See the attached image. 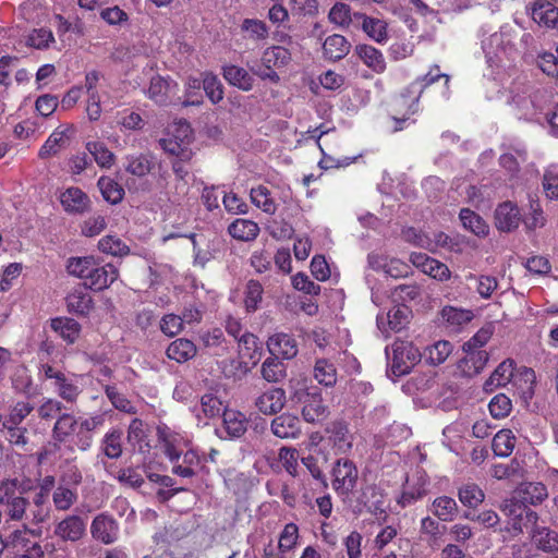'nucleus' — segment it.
Segmentation results:
<instances>
[{
    "mask_svg": "<svg viewBox=\"0 0 558 558\" xmlns=\"http://www.w3.org/2000/svg\"><path fill=\"white\" fill-rule=\"evenodd\" d=\"M502 511L510 518L507 530L513 535L524 532L531 535L537 526V513L527 505H524L522 500H518L517 497L507 500Z\"/></svg>",
    "mask_w": 558,
    "mask_h": 558,
    "instance_id": "nucleus-1",
    "label": "nucleus"
},
{
    "mask_svg": "<svg viewBox=\"0 0 558 558\" xmlns=\"http://www.w3.org/2000/svg\"><path fill=\"white\" fill-rule=\"evenodd\" d=\"M421 92L416 84L407 86L390 104L391 118L395 122L393 132L402 131L405 122L418 111Z\"/></svg>",
    "mask_w": 558,
    "mask_h": 558,
    "instance_id": "nucleus-2",
    "label": "nucleus"
},
{
    "mask_svg": "<svg viewBox=\"0 0 558 558\" xmlns=\"http://www.w3.org/2000/svg\"><path fill=\"white\" fill-rule=\"evenodd\" d=\"M330 483L338 497L347 499L355 489L359 482L356 464L348 458L337 459L330 471Z\"/></svg>",
    "mask_w": 558,
    "mask_h": 558,
    "instance_id": "nucleus-3",
    "label": "nucleus"
},
{
    "mask_svg": "<svg viewBox=\"0 0 558 558\" xmlns=\"http://www.w3.org/2000/svg\"><path fill=\"white\" fill-rule=\"evenodd\" d=\"M292 60L291 52L282 46H271L264 50L260 58V65L252 71L263 81H269L274 84L280 82V76L276 69L286 68Z\"/></svg>",
    "mask_w": 558,
    "mask_h": 558,
    "instance_id": "nucleus-4",
    "label": "nucleus"
},
{
    "mask_svg": "<svg viewBox=\"0 0 558 558\" xmlns=\"http://www.w3.org/2000/svg\"><path fill=\"white\" fill-rule=\"evenodd\" d=\"M175 130L179 134H172L167 138L160 140V146L167 154L173 156L174 159L191 161L194 156L193 150L189 147V138L192 135L191 125L186 121H180Z\"/></svg>",
    "mask_w": 558,
    "mask_h": 558,
    "instance_id": "nucleus-5",
    "label": "nucleus"
},
{
    "mask_svg": "<svg viewBox=\"0 0 558 558\" xmlns=\"http://www.w3.org/2000/svg\"><path fill=\"white\" fill-rule=\"evenodd\" d=\"M420 360L421 353L412 343L396 341L392 344L391 371L396 376L409 374Z\"/></svg>",
    "mask_w": 558,
    "mask_h": 558,
    "instance_id": "nucleus-6",
    "label": "nucleus"
},
{
    "mask_svg": "<svg viewBox=\"0 0 558 558\" xmlns=\"http://www.w3.org/2000/svg\"><path fill=\"white\" fill-rule=\"evenodd\" d=\"M299 401L302 403V416L307 423H319L327 418L328 405L316 388L301 392Z\"/></svg>",
    "mask_w": 558,
    "mask_h": 558,
    "instance_id": "nucleus-7",
    "label": "nucleus"
},
{
    "mask_svg": "<svg viewBox=\"0 0 558 558\" xmlns=\"http://www.w3.org/2000/svg\"><path fill=\"white\" fill-rule=\"evenodd\" d=\"M119 278V269L112 264L99 265L97 262L87 272L82 286L88 290L100 292L108 289Z\"/></svg>",
    "mask_w": 558,
    "mask_h": 558,
    "instance_id": "nucleus-8",
    "label": "nucleus"
},
{
    "mask_svg": "<svg viewBox=\"0 0 558 558\" xmlns=\"http://www.w3.org/2000/svg\"><path fill=\"white\" fill-rule=\"evenodd\" d=\"M90 534L105 545L113 544L119 537V523L112 515L99 513L92 521Z\"/></svg>",
    "mask_w": 558,
    "mask_h": 558,
    "instance_id": "nucleus-9",
    "label": "nucleus"
},
{
    "mask_svg": "<svg viewBox=\"0 0 558 558\" xmlns=\"http://www.w3.org/2000/svg\"><path fill=\"white\" fill-rule=\"evenodd\" d=\"M53 534L63 542H78L86 534V520L78 514L66 515L56 524Z\"/></svg>",
    "mask_w": 558,
    "mask_h": 558,
    "instance_id": "nucleus-10",
    "label": "nucleus"
},
{
    "mask_svg": "<svg viewBox=\"0 0 558 558\" xmlns=\"http://www.w3.org/2000/svg\"><path fill=\"white\" fill-rule=\"evenodd\" d=\"M328 441L338 453H347L352 449L353 435L349 424L343 420H336L326 427Z\"/></svg>",
    "mask_w": 558,
    "mask_h": 558,
    "instance_id": "nucleus-11",
    "label": "nucleus"
},
{
    "mask_svg": "<svg viewBox=\"0 0 558 558\" xmlns=\"http://www.w3.org/2000/svg\"><path fill=\"white\" fill-rule=\"evenodd\" d=\"M60 203L65 213L70 215H83L89 211L92 201L80 187L70 186L59 196Z\"/></svg>",
    "mask_w": 558,
    "mask_h": 558,
    "instance_id": "nucleus-12",
    "label": "nucleus"
},
{
    "mask_svg": "<svg viewBox=\"0 0 558 558\" xmlns=\"http://www.w3.org/2000/svg\"><path fill=\"white\" fill-rule=\"evenodd\" d=\"M68 312L78 317H87L95 307L88 289L82 284L73 288L65 298Z\"/></svg>",
    "mask_w": 558,
    "mask_h": 558,
    "instance_id": "nucleus-13",
    "label": "nucleus"
},
{
    "mask_svg": "<svg viewBox=\"0 0 558 558\" xmlns=\"http://www.w3.org/2000/svg\"><path fill=\"white\" fill-rule=\"evenodd\" d=\"M190 161L173 159L171 169L174 173V184L167 191L168 199L172 203H180L189 194L190 184L187 181L189 169L185 167Z\"/></svg>",
    "mask_w": 558,
    "mask_h": 558,
    "instance_id": "nucleus-14",
    "label": "nucleus"
},
{
    "mask_svg": "<svg viewBox=\"0 0 558 558\" xmlns=\"http://www.w3.org/2000/svg\"><path fill=\"white\" fill-rule=\"evenodd\" d=\"M267 348L271 355L291 360L296 356L299 347L295 338L286 332H277L269 337Z\"/></svg>",
    "mask_w": 558,
    "mask_h": 558,
    "instance_id": "nucleus-15",
    "label": "nucleus"
},
{
    "mask_svg": "<svg viewBox=\"0 0 558 558\" xmlns=\"http://www.w3.org/2000/svg\"><path fill=\"white\" fill-rule=\"evenodd\" d=\"M520 221V210L510 201L499 204L495 209V226L500 231L510 232L519 227Z\"/></svg>",
    "mask_w": 558,
    "mask_h": 558,
    "instance_id": "nucleus-16",
    "label": "nucleus"
},
{
    "mask_svg": "<svg viewBox=\"0 0 558 558\" xmlns=\"http://www.w3.org/2000/svg\"><path fill=\"white\" fill-rule=\"evenodd\" d=\"M286 400V391L282 388L272 387L256 398L255 407L265 415H274L282 410Z\"/></svg>",
    "mask_w": 558,
    "mask_h": 558,
    "instance_id": "nucleus-17",
    "label": "nucleus"
},
{
    "mask_svg": "<svg viewBox=\"0 0 558 558\" xmlns=\"http://www.w3.org/2000/svg\"><path fill=\"white\" fill-rule=\"evenodd\" d=\"M271 432L282 439L298 438L301 434L300 420L296 415L282 413L272 420Z\"/></svg>",
    "mask_w": 558,
    "mask_h": 558,
    "instance_id": "nucleus-18",
    "label": "nucleus"
},
{
    "mask_svg": "<svg viewBox=\"0 0 558 558\" xmlns=\"http://www.w3.org/2000/svg\"><path fill=\"white\" fill-rule=\"evenodd\" d=\"M354 52L360 58V60L373 72L381 74L386 71V59L383 52L374 46L360 44L355 46Z\"/></svg>",
    "mask_w": 558,
    "mask_h": 558,
    "instance_id": "nucleus-19",
    "label": "nucleus"
},
{
    "mask_svg": "<svg viewBox=\"0 0 558 558\" xmlns=\"http://www.w3.org/2000/svg\"><path fill=\"white\" fill-rule=\"evenodd\" d=\"M532 19L547 28L558 27V8L549 1L537 0L532 5Z\"/></svg>",
    "mask_w": 558,
    "mask_h": 558,
    "instance_id": "nucleus-20",
    "label": "nucleus"
},
{
    "mask_svg": "<svg viewBox=\"0 0 558 558\" xmlns=\"http://www.w3.org/2000/svg\"><path fill=\"white\" fill-rule=\"evenodd\" d=\"M350 41L340 34H332L323 43V56L329 61L343 59L350 52Z\"/></svg>",
    "mask_w": 558,
    "mask_h": 558,
    "instance_id": "nucleus-21",
    "label": "nucleus"
},
{
    "mask_svg": "<svg viewBox=\"0 0 558 558\" xmlns=\"http://www.w3.org/2000/svg\"><path fill=\"white\" fill-rule=\"evenodd\" d=\"M73 126L69 125L61 130L57 128L46 140L38 151L40 159H47L51 156L57 155L62 147L66 145L69 141L68 132L73 133Z\"/></svg>",
    "mask_w": 558,
    "mask_h": 558,
    "instance_id": "nucleus-22",
    "label": "nucleus"
},
{
    "mask_svg": "<svg viewBox=\"0 0 558 558\" xmlns=\"http://www.w3.org/2000/svg\"><path fill=\"white\" fill-rule=\"evenodd\" d=\"M515 362L512 359H506L502 361L489 378L484 384L486 391H493L495 388L504 387L515 376Z\"/></svg>",
    "mask_w": 558,
    "mask_h": 558,
    "instance_id": "nucleus-23",
    "label": "nucleus"
},
{
    "mask_svg": "<svg viewBox=\"0 0 558 558\" xmlns=\"http://www.w3.org/2000/svg\"><path fill=\"white\" fill-rule=\"evenodd\" d=\"M223 78L243 92H250L254 86V77L242 66L228 64L222 68Z\"/></svg>",
    "mask_w": 558,
    "mask_h": 558,
    "instance_id": "nucleus-24",
    "label": "nucleus"
},
{
    "mask_svg": "<svg viewBox=\"0 0 558 558\" xmlns=\"http://www.w3.org/2000/svg\"><path fill=\"white\" fill-rule=\"evenodd\" d=\"M128 440L134 450L142 454L150 451L148 435L145 430V424L141 418H133L128 428Z\"/></svg>",
    "mask_w": 558,
    "mask_h": 558,
    "instance_id": "nucleus-25",
    "label": "nucleus"
},
{
    "mask_svg": "<svg viewBox=\"0 0 558 558\" xmlns=\"http://www.w3.org/2000/svg\"><path fill=\"white\" fill-rule=\"evenodd\" d=\"M354 19L361 21L364 33L377 43L388 39L387 23L380 19L372 17L363 13H355Z\"/></svg>",
    "mask_w": 558,
    "mask_h": 558,
    "instance_id": "nucleus-26",
    "label": "nucleus"
},
{
    "mask_svg": "<svg viewBox=\"0 0 558 558\" xmlns=\"http://www.w3.org/2000/svg\"><path fill=\"white\" fill-rule=\"evenodd\" d=\"M259 226L250 219L236 218L228 227V233L242 242L254 241L259 234Z\"/></svg>",
    "mask_w": 558,
    "mask_h": 558,
    "instance_id": "nucleus-27",
    "label": "nucleus"
},
{
    "mask_svg": "<svg viewBox=\"0 0 558 558\" xmlns=\"http://www.w3.org/2000/svg\"><path fill=\"white\" fill-rule=\"evenodd\" d=\"M123 432L121 428L114 427L109 429L100 441V451L108 459L117 460L123 453Z\"/></svg>",
    "mask_w": 558,
    "mask_h": 558,
    "instance_id": "nucleus-28",
    "label": "nucleus"
},
{
    "mask_svg": "<svg viewBox=\"0 0 558 558\" xmlns=\"http://www.w3.org/2000/svg\"><path fill=\"white\" fill-rule=\"evenodd\" d=\"M197 353V348L193 341L186 338L173 340L167 348L166 354L170 360L178 363H185L193 359Z\"/></svg>",
    "mask_w": 558,
    "mask_h": 558,
    "instance_id": "nucleus-29",
    "label": "nucleus"
},
{
    "mask_svg": "<svg viewBox=\"0 0 558 558\" xmlns=\"http://www.w3.org/2000/svg\"><path fill=\"white\" fill-rule=\"evenodd\" d=\"M427 484L428 481L424 475L418 476L414 483L403 488L397 504L401 508H407L421 500L427 494Z\"/></svg>",
    "mask_w": 558,
    "mask_h": 558,
    "instance_id": "nucleus-30",
    "label": "nucleus"
},
{
    "mask_svg": "<svg viewBox=\"0 0 558 558\" xmlns=\"http://www.w3.org/2000/svg\"><path fill=\"white\" fill-rule=\"evenodd\" d=\"M464 351L466 352V355L460 362V368L469 377L477 375L485 368L489 360L487 351L478 349Z\"/></svg>",
    "mask_w": 558,
    "mask_h": 558,
    "instance_id": "nucleus-31",
    "label": "nucleus"
},
{
    "mask_svg": "<svg viewBox=\"0 0 558 558\" xmlns=\"http://www.w3.org/2000/svg\"><path fill=\"white\" fill-rule=\"evenodd\" d=\"M222 422L226 433L232 438H240L247 430V420L240 411L225 409Z\"/></svg>",
    "mask_w": 558,
    "mask_h": 558,
    "instance_id": "nucleus-32",
    "label": "nucleus"
},
{
    "mask_svg": "<svg viewBox=\"0 0 558 558\" xmlns=\"http://www.w3.org/2000/svg\"><path fill=\"white\" fill-rule=\"evenodd\" d=\"M51 328L69 344L78 339L82 329L80 323L70 317L52 318Z\"/></svg>",
    "mask_w": 558,
    "mask_h": 558,
    "instance_id": "nucleus-33",
    "label": "nucleus"
},
{
    "mask_svg": "<svg viewBox=\"0 0 558 558\" xmlns=\"http://www.w3.org/2000/svg\"><path fill=\"white\" fill-rule=\"evenodd\" d=\"M202 463V459L198 453L190 449L181 454V459L179 462H175L172 465V473L182 478H192L196 475V468H198Z\"/></svg>",
    "mask_w": 558,
    "mask_h": 558,
    "instance_id": "nucleus-34",
    "label": "nucleus"
},
{
    "mask_svg": "<svg viewBox=\"0 0 558 558\" xmlns=\"http://www.w3.org/2000/svg\"><path fill=\"white\" fill-rule=\"evenodd\" d=\"M76 426L77 421L73 414H60L52 427V439L54 440V446H57V444L65 442L73 435Z\"/></svg>",
    "mask_w": 558,
    "mask_h": 558,
    "instance_id": "nucleus-35",
    "label": "nucleus"
},
{
    "mask_svg": "<svg viewBox=\"0 0 558 558\" xmlns=\"http://www.w3.org/2000/svg\"><path fill=\"white\" fill-rule=\"evenodd\" d=\"M27 530H16L12 533V544L17 550H22L21 558H43L44 550L36 542H31L26 537Z\"/></svg>",
    "mask_w": 558,
    "mask_h": 558,
    "instance_id": "nucleus-36",
    "label": "nucleus"
},
{
    "mask_svg": "<svg viewBox=\"0 0 558 558\" xmlns=\"http://www.w3.org/2000/svg\"><path fill=\"white\" fill-rule=\"evenodd\" d=\"M547 496V487L543 483L532 482L522 485L513 497H517L518 500H522L524 505L535 506L545 500Z\"/></svg>",
    "mask_w": 558,
    "mask_h": 558,
    "instance_id": "nucleus-37",
    "label": "nucleus"
},
{
    "mask_svg": "<svg viewBox=\"0 0 558 558\" xmlns=\"http://www.w3.org/2000/svg\"><path fill=\"white\" fill-rule=\"evenodd\" d=\"M32 487L26 482L20 483L17 478H5L0 481V505L7 506L14 501Z\"/></svg>",
    "mask_w": 558,
    "mask_h": 558,
    "instance_id": "nucleus-38",
    "label": "nucleus"
},
{
    "mask_svg": "<svg viewBox=\"0 0 558 558\" xmlns=\"http://www.w3.org/2000/svg\"><path fill=\"white\" fill-rule=\"evenodd\" d=\"M459 218L465 230L472 232L477 236H486L489 232V226L486 221L475 211L470 208H462Z\"/></svg>",
    "mask_w": 558,
    "mask_h": 558,
    "instance_id": "nucleus-39",
    "label": "nucleus"
},
{
    "mask_svg": "<svg viewBox=\"0 0 558 558\" xmlns=\"http://www.w3.org/2000/svg\"><path fill=\"white\" fill-rule=\"evenodd\" d=\"M155 168V161L150 154H138L126 157L125 171L132 175L143 178Z\"/></svg>",
    "mask_w": 558,
    "mask_h": 558,
    "instance_id": "nucleus-40",
    "label": "nucleus"
},
{
    "mask_svg": "<svg viewBox=\"0 0 558 558\" xmlns=\"http://www.w3.org/2000/svg\"><path fill=\"white\" fill-rule=\"evenodd\" d=\"M97 186L106 202L117 205L123 201L124 189L114 179L102 175L98 179Z\"/></svg>",
    "mask_w": 558,
    "mask_h": 558,
    "instance_id": "nucleus-41",
    "label": "nucleus"
},
{
    "mask_svg": "<svg viewBox=\"0 0 558 558\" xmlns=\"http://www.w3.org/2000/svg\"><path fill=\"white\" fill-rule=\"evenodd\" d=\"M250 197L252 203L264 213L274 215L277 210V204L271 197L269 189L259 184L251 189Z\"/></svg>",
    "mask_w": 558,
    "mask_h": 558,
    "instance_id": "nucleus-42",
    "label": "nucleus"
},
{
    "mask_svg": "<svg viewBox=\"0 0 558 558\" xmlns=\"http://www.w3.org/2000/svg\"><path fill=\"white\" fill-rule=\"evenodd\" d=\"M539 549L547 553L558 551V534L546 526H536L531 534Z\"/></svg>",
    "mask_w": 558,
    "mask_h": 558,
    "instance_id": "nucleus-43",
    "label": "nucleus"
},
{
    "mask_svg": "<svg viewBox=\"0 0 558 558\" xmlns=\"http://www.w3.org/2000/svg\"><path fill=\"white\" fill-rule=\"evenodd\" d=\"M264 294L263 284L255 279H250L244 289V307L247 313H254L258 310Z\"/></svg>",
    "mask_w": 558,
    "mask_h": 558,
    "instance_id": "nucleus-44",
    "label": "nucleus"
},
{
    "mask_svg": "<svg viewBox=\"0 0 558 558\" xmlns=\"http://www.w3.org/2000/svg\"><path fill=\"white\" fill-rule=\"evenodd\" d=\"M433 513L444 522L452 521L458 514L457 501L448 496L437 497L433 501Z\"/></svg>",
    "mask_w": 558,
    "mask_h": 558,
    "instance_id": "nucleus-45",
    "label": "nucleus"
},
{
    "mask_svg": "<svg viewBox=\"0 0 558 558\" xmlns=\"http://www.w3.org/2000/svg\"><path fill=\"white\" fill-rule=\"evenodd\" d=\"M515 446V437L510 429L499 430L493 438L492 449L498 457H509Z\"/></svg>",
    "mask_w": 558,
    "mask_h": 558,
    "instance_id": "nucleus-46",
    "label": "nucleus"
},
{
    "mask_svg": "<svg viewBox=\"0 0 558 558\" xmlns=\"http://www.w3.org/2000/svg\"><path fill=\"white\" fill-rule=\"evenodd\" d=\"M86 149L94 157L99 167L110 168L114 163V154L109 150L104 142H88L86 143Z\"/></svg>",
    "mask_w": 558,
    "mask_h": 558,
    "instance_id": "nucleus-47",
    "label": "nucleus"
},
{
    "mask_svg": "<svg viewBox=\"0 0 558 558\" xmlns=\"http://www.w3.org/2000/svg\"><path fill=\"white\" fill-rule=\"evenodd\" d=\"M458 497L463 506L476 508L484 501L485 494L478 485L468 483L459 488Z\"/></svg>",
    "mask_w": 558,
    "mask_h": 558,
    "instance_id": "nucleus-48",
    "label": "nucleus"
},
{
    "mask_svg": "<svg viewBox=\"0 0 558 558\" xmlns=\"http://www.w3.org/2000/svg\"><path fill=\"white\" fill-rule=\"evenodd\" d=\"M77 490L64 485H59L52 493V501L56 510L66 511L77 501Z\"/></svg>",
    "mask_w": 558,
    "mask_h": 558,
    "instance_id": "nucleus-49",
    "label": "nucleus"
},
{
    "mask_svg": "<svg viewBox=\"0 0 558 558\" xmlns=\"http://www.w3.org/2000/svg\"><path fill=\"white\" fill-rule=\"evenodd\" d=\"M452 350L453 345L451 342L447 340H439L433 345L426 348L424 355L429 364L439 365L448 359Z\"/></svg>",
    "mask_w": 558,
    "mask_h": 558,
    "instance_id": "nucleus-50",
    "label": "nucleus"
},
{
    "mask_svg": "<svg viewBox=\"0 0 558 558\" xmlns=\"http://www.w3.org/2000/svg\"><path fill=\"white\" fill-rule=\"evenodd\" d=\"M315 379L326 387H332L337 383V369L335 365L325 360H317L314 366Z\"/></svg>",
    "mask_w": 558,
    "mask_h": 558,
    "instance_id": "nucleus-51",
    "label": "nucleus"
},
{
    "mask_svg": "<svg viewBox=\"0 0 558 558\" xmlns=\"http://www.w3.org/2000/svg\"><path fill=\"white\" fill-rule=\"evenodd\" d=\"M104 390L114 409L128 414H135L137 412L136 407L118 390L116 385H106Z\"/></svg>",
    "mask_w": 558,
    "mask_h": 558,
    "instance_id": "nucleus-52",
    "label": "nucleus"
},
{
    "mask_svg": "<svg viewBox=\"0 0 558 558\" xmlns=\"http://www.w3.org/2000/svg\"><path fill=\"white\" fill-rule=\"evenodd\" d=\"M98 248L105 254L112 256H126L130 254V247L118 236L106 235L98 242Z\"/></svg>",
    "mask_w": 558,
    "mask_h": 558,
    "instance_id": "nucleus-53",
    "label": "nucleus"
},
{
    "mask_svg": "<svg viewBox=\"0 0 558 558\" xmlns=\"http://www.w3.org/2000/svg\"><path fill=\"white\" fill-rule=\"evenodd\" d=\"M286 375L283 363L276 356L267 357L262 364V376L268 383H277Z\"/></svg>",
    "mask_w": 558,
    "mask_h": 558,
    "instance_id": "nucleus-54",
    "label": "nucleus"
},
{
    "mask_svg": "<svg viewBox=\"0 0 558 558\" xmlns=\"http://www.w3.org/2000/svg\"><path fill=\"white\" fill-rule=\"evenodd\" d=\"M203 88L211 104L217 105L223 99V85L217 75L213 73H205L203 78Z\"/></svg>",
    "mask_w": 558,
    "mask_h": 558,
    "instance_id": "nucleus-55",
    "label": "nucleus"
},
{
    "mask_svg": "<svg viewBox=\"0 0 558 558\" xmlns=\"http://www.w3.org/2000/svg\"><path fill=\"white\" fill-rule=\"evenodd\" d=\"M238 344L240 353L244 357H248L251 360L259 355L262 350V343L259 342L257 336L248 331H244L243 335H241L238 340Z\"/></svg>",
    "mask_w": 558,
    "mask_h": 558,
    "instance_id": "nucleus-56",
    "label": "nucleus"
},
{
    "mask_svg": "<svg viewBox=\"0 0 558 558\" xmlns=\"http://www.w3.org/2000/svg\"><path fill=\"white\" fill-rule=\"evenodd\" d=\"M169 83L161 77L156 75L151 77L148 87V97L158 105H166L168 102Z\"/></svg>",
    "mask_w": 558,
    "mask_h": 558,
    "instance_id": "nucleus-57",
    "label": "nucleus"
},
{
    "mask_svg": "<svg viewBox=\"0 0 558 558\" xmlns=\"http://www.w3.org/2000/svg\"><path fill=\"white\" fill-rule=\"evenodd\" d=\"M58 396L68 403H75L82 392L77 385L65 375L54 383Z\"/></svg>",
    "mask_w": 558,
    "mask_h": 558,
    "instance_id": "nucleus-58",
    "label": "nucleus"
},
{
    "mask_svg": "<svg viewBox=\"0 0 558 558\" xmlns=\"http://www.w3.org/2000/svg\"><path fill=\"white\" fill-rule=\"evenodd\" d=\"M95 263L96 260L90 256L72 257L68 262L66 269L70 275L85 280Z\"/></svg>",
    "mask_w": 558,
    "mask_h": 558,
    "instance_id": "nucleus-59",
    "label": "nucleus"
},
{
    "mask_svg": "<svg viewBox=\"0 0 558 558\" xmlns=\"http://www.w3.org/2000/svg\"><path fill=\"white\" fill-rule=\"evenodd\" d=\"M441 317L453 327H461L471 322L473 315L471 311L446 306L441 311Z\"/></svg>",
    "mask_w": 558,
    "mask_h": 558,
    "instance_id": "nucleus-60",
    "label": "nucleus"
},
{
    "mask_svg": "<svg viewBox=\"0 0 558 558\" xmlns=\"http://www.w3.org/2000/svg\"><path fill=\"white\" fill-rule=\"evenodd\" d=\"M299 537V526L293 522L287 523L280 532L278 548L284 553L292 550L298 544Z\"/></svg>",
    "mask_w": 558,
    "mask_h": 558,
    "instance_id": "nucleus-61",
    "label": "nucleus"
},
{
    "mask_svg": "<svg viewBox=\"0 0 558 558\" xmlns=\"http://www.w3.org/2000/svg\"><path fill=\"white\" fill-rule=\"evenodd\" d=\"M34 407L29 402L20 401L16 402L10 410L9 415L3 418L2 424L9 426L21 425V423L32 413Z\"/></svg>",
    "mask_w": 558,
    "mask_h": 558,
    "instance_id": "nucleus-62",
    "label": "nucleus"
},
{
    "mask_svg": "<svg viewBox=\"0 0 558 558\" xmlns=\"http://www.w3.org/2000/svg\"><path fill=\"white\" fill-rule=\"evenodd\" d=\"M10 378L13 388L19 392H26L32 385V378L28 374V369L21 363H16L12 367V374Z\"/></svg>",
    "mask_w": 558,
    "mask_h": 558,
    "instance_id": "nucleus-63",
    "label": "nucleus"
},
{
    "mask_svg": "<svg viewBox=\"0 0 558 558\" xmlns=\"http://www.w3.org/2000/svg\"><path fill=\"white\" fill-rule=\"evenodd\" d=\"M241 29L247 33L253 40H264L269 33L266 23L257 19H245L241 24Z\"/></svg>",
    "mask_w": 558,
    "mask_h": 558,
    "instance_id": "nucleus-64",
    "label": "nucleus"
}]
</instances>
